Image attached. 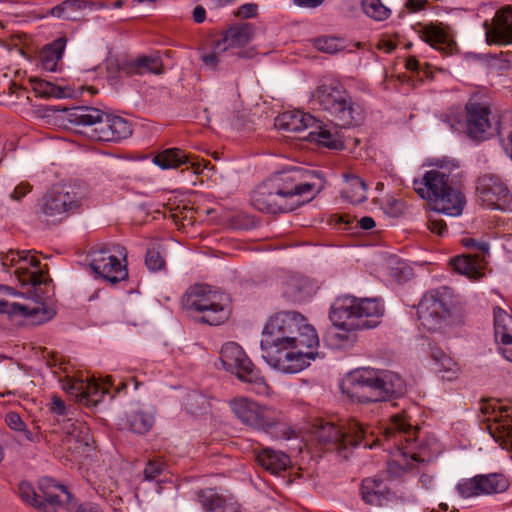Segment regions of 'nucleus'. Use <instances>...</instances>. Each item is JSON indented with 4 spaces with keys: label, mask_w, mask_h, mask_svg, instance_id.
<instances>
[{
    "label": "nucleus",
    "mask_w": 512,
    "mask_h": 512,
    "mask_svg": "<svg viewBox=\"0 0 512 512\" xmlns=\"http://www.w3.org/2000/svg\"><path fill=\"white\" fill-rule=\"evenodd\" d=\"M262 357L269 366L284 373H298L318 355L314 327L294 311L280 312L270 318L262 332Z\"/></svg>",
    "instance_id": "1"
},
{
    "label": "nucleus",
    "mask_w": 512,
    "mask_h": 512,
    "mask_svg": "<svg viewBox=\"0 0 512 512\" xmlns=\"http://www.w3.org/2000/svg\"><path fill=\"white\" fill-rule=\"evenodd\" d=\"M1 264L7 272L13 269L19 283L22 286H30L33 292L31 296L20 295L19 301L10 302L3 296L17 295V292L12 287L0 285V313L10 317H22L33 325L51 320L56 312L44 297L51 282L47 265H42L31 251L15 250L2 254Z\"/></svg>",
    "instance_id": "2"
},
{
    "label": "nucleus",
    "mask_w": 512,
    "mask_h": 512,
    "mask_svg": "<svg viewBox=\"0 0 512 512\" xmlns=\"http://www.w3.org/2000/svg\"><path fill=\"white\" fill-rule=\"evenodd\" d=\"M461 177L459 164L455 161H441L437 169L427 171L422 179H415L414 190L417 194L430 201L436 215H431L428 228L431 232L444 236L447 233L446 223L438 214L459 216L465 206V196L458 183Z\"/></svg>",
    "instance_id": "3"
},
{
    "label": "nucleus",
    "mask_w": 512,
    "mask_h": 512,
    "mask_svg": "<svg viewBox=\"0 0 512 512\" xmlns=\"http://www.w3.org/2000/svg\"><path fill=\"white\" fill-rule=\"evenodd\" d=\"M296 171L280 172L259 184L251 195L252 205L261 212L287 213L313 198L315 184L296 182Z\"/></svg>",
    "instance_id": "4"
},
{
    "label": "nucleus",
    "mask_w": 512,
    "mask_h": 512,
    "mask_svg": "<svg viewBox=\"0 0 512 512\" xmlns=\"http://www.w3.org/2000/svg\"><path fill=\"white\" fill-rule=\"evenodd\" d=\"M418 321L430 332L445 333L462 322L463 309L459 298L447 286L427 291L418 304Z\"/></svg>",
    "instance_id": "5"
},
{
    "label": "nucleus",
    "mask_w": 512,
    "mask_h": 512,
    "mask_svg": "<svg viewBox=\"0 0 512 512\" xmlns=\"http://www.w3.org/2000/svg\"><path fill=\"white\" fill-rule=\"evenodd\" d=\"M66 118L78 132L94 141L118 142L132 134L131 124L126 119L94 107H74L67 111Z\"/></svg>",
    "instance_id": "6"
},
{
    "label": "nucleus",
    "mask_w": 512,
    "mask_h": 512,
    "mask_svg": "<svg viewBox=\"0 0 512 512\" xmlns=\"http://www.w3.org/2000/svg\"><path fill=\"white\" fill-rule=\"evenodd\" d=\"M311 102L325 112L335 126L341 128L357 126L364 119L362 106L337 82L319 85L312 94Z\"/></svg>",
    "instance_id": "7"
},
{
    "label": "nucleus",
    "mask_w": 512,
    "mask_h": 512,
    "mask_svg": "<svg viewBox=\"0 0 512 512\" xmlns=\"http://www.w3.org/2000/svg\"><path fill=\"white\" fill-rule=\"evenodd\" d=\"M384 306L378 299H358L346 295L336 299L331 307L330 320L343 330H363L379 325Z\"/></svg>",
    "instance_id": "8"
},
{
    "label": "nucleus",
    "mask_w": 512,
    "mask_h": 512,
    "mask_svg": "<svg viewBox=\"0 0 512 512\" xmlns=\"http://www.w3.org/2000/svg\"><path fill=\"white\" fill-rule=\"evenodd\" d=\"M312 434L323 449L336 451L343 459H348L351 449L359 445L372 448L374 444L369 442L368 431L356 420H350L342 427L321 421L313 426Z\"/></svg>",
    "instance_id": "9"
},
{
    "label": "nucleus",
    "mask_w": 512,
    "mask_h": 512,
    "mask_svg": "<svg viewBox=\"0 0 512 512\" xmlns=\"http://www.w3.org/2000/svg\"><path fill=\"white\" fill-rule=\"evenodd\" d=\"M86 197V188L80 183L54 185L41 198L40 217L47 224H57L78 212Z\"/></svg>",
    "instance_id": "10"
},
{
    "label": "nucleus",
    "mask_w": 512,
    "mask_h": 512,
    "mask_svg": "<svg viewBox=\"0 0 512 512\" xmlns=\"http://www.w3.org/2000/svg\"><path fill=\"white\" fill-rule=\"evenodd\" d=\"M348 381L355 392L368 389L369 396H361V401H385L405 392V383L396 373L388 370L360 368L350 373Z\"/></svg>",
    "instance_id": "11"
},
{
    "label": "nucleus",
    "mask_w": 512,
    "mask_h": 512,
    "mask_svg": "<svg viewBox=\"0 0 512 512\" xmlns=\"http://www.w3.org/2000/svg\"><path fill=\"white\" fill-rule=\"evenodd\" d=\"M227 297L207 285H194L182 297V306L188 311L202 314L200 321L209 325H220L228 319Z\"/></svg>",
    "instance_id": "12"
},
{
    "label": "nucleus",
    "mask_w": 512,
    "mask_h": 512,
    "mask_svg": "<svg viewBox=\"0 0 512 512\" xmlns=\"http://www.w3.org/2000/svg\"><path fill=\"white\" fill-rule=\"evenodd\" d=\"M465 112V116L460 111L446 115L445 122L451 130L463 131L475 141H484L493 134L491 110L486 103L480 102L478 97H471L465 105Z\"/></svg>",
    "instance_id": "13"
},
{
    "label": "nucleus",
    "mask_w": 512,
    "mask_h": 512,
    "mask_svg": "<svg viewBox=\"0 0 512 512\" xmlns=\"http://www.w3.org/2000/svg\"><path fill=\"white\" fill-rule=\"evenodd\" d=\"M224 368L235 374L242 382L250 384L257 394H266L268 385L240 345L235 342L224 344L220 351Z\"/></svg>",
    "instance_id": "14"
},
{
    "label": "nucleus",
    "mask_w": 512,
    "mask_h": 512,
    "mask_svg": "<svg viewBox=\"0 0 512 512\" xmlns=\"http://www.w3.org/2000/svg\"><path fill=\"white\" fill-rule=\"evenodd\" d=\"M89 266L96 275L111 284L128 278L127 252L120 245L93 251Z\"/></svg>",
    "instance_id": "15"
},
{
    "label": "nucleus",
    "mask_w": 512,
    "mask_h": 512,
    "mask_svg": "<svg viewBox=\"0 0 512 512\" xmlns=\"http://www.w3.org/2000/svg\"><path fill=\"white\" fill-rule=\"evenodd\" d=\"M18 493L24 502L40 512H57L63 503L61 496L69 497L66 488L51 478L39 481V492H36L29 482L22 481L18 486Z\"/></svg>",
    "instance_id": "16"
},
{
    "label": "nucleus",
    "mask_w": 512,
    "mask_h": 512,
    "mask_svg": "<svg viewBox=\"0 0 512 512\" xmlns=\"http://www.w3.org/2000/svg\"><path fill=\"white\" fill-rule=\"evenodd\" d=\"M508 488V478L499 472L478 474L472 478L461 479L456 485L458 495L465 499L503 493Z\"/></svg>",
    "instance_id": "17"
},
{
    "label": "nucleus",
    "mask_w": 512,
    "mask_h": 512,
    "mask_svg": "<svg viewBox=\"0 0 512 512\" xmlns=\"http://www.w3.org/2000/svg\"><path fill=\"white\" fill-rule=\"evenodd\" d=\"M479 411L483 415L481 421L486 424L491 437L503 448L512 446V418L508 415V409H497L495 403L483 401Z\"/></svg>",
    "instance_id": "18"
},
{
    "label": "nucleus",
    "mask_w": 512,
    "mask_h": 512,
    "mask_svg": "<svg viewBox=\"0 0 512 512\" xmlns=\"http://www.w3.org/2000/svg\"><path fill=\"white\" fill-rule=\"evenodd\" d=\"M476 192L481 203L488 208L512 210V194L500 177L493 174L479 177Z\"/></svg>",
    "instance_id": "19"
},
{
    "label": "nucleus",
    "mask_w": 512,
    "mask_h": 512,
    "mask_svg": "<svg viewBox=\"0 0 512 512\" xmlns=\"http://www.w3.org/2000/svg\"><path fill=\"white\" fill-rule=\"evenodd\" d=\"M417 428L413 427L402 415H395L391 418L390 424L384 430L386 440L393 441L394 446L403 455H410L415 461H419L414 452Z\"/></svg>",
    "instance_id": "20"
},
{
    "label": "nucleus",
    "mask_w": 512,
    "mask_h": 512,
    "mask_svg": "<svg viewBox=\"0 0 512 512\" xmlns=\"http://www.w3.org/2000/svg\"><path fill=\"white\" fill-rule=\"evenodd\" d=\"M483 26L487 44H512V6L498 9L491 22L485 21Z\"/></svg>",
    "instance_id": "21"
},
{
    "label": "nucleus",
    "mask_w": 512,
    "mask_h": 512,
    "mask_svg": "<svg viewBox=\"0 0 512 512\" xmlns=\"http://www.w3.org/2000/svg\"><path fill=\"white\" fill-rule=\"evenodd\" d=\"M229 406L235 416L245 425L260 430L264 421L269 420V412L272 408L261 406L245 397L231 400Z\"/></svg>",
    "instance_id": "22"
},
{
    "label": "nucleus",
    "mask_w": 512,
    "mask_h": 512,
    "mask_svg": "<svg viewBox=\"0 0 512 512\" xmlns=\"http://www.w3.org/2000/svg\"><path fill=\"white\" fill-rule=\"evenodd\" d=\"M63 430L65 432L63 445L73 454L81 455L89 450L93 437L85 424L68 419L64 423Z\"/></svg>",
    "instance_id": "23"
},
{
    "label": "nucleus",
    "mask_w": 512,
    "mask_h": 512,
    "mask_svg": "<svg viewBox=\"0 0 512 512\" xmlns=\"http://www.w3.org/2000/svg\"><path fill=\"white\" fill-rule=\"evenodd\" d=\"M253 37V31L250 24H240L229 27L225 30L218 41V49L231 51V55L244 57L243 52H233L234 49H240L246 46Z\"/></svg>",
    "instance_id": "24"
},
{
    "label": "nucleus",
    "mask_w": 512,
    "mask_h": 512,
    "mask_svg": "<svg viewBox=\"0 0 512 512\" xmlns=\"http://www.w3.org/2000/svg\"><path fill=\"white\" fill-rule=\"evenodd\" d=\"M198 499L207 512H240V506L236 501L211 488L201 490L198 493Z\"/></svg>",
    "instance_id": "25"
},
{
    "label": "nucleus",
    "mask_w": 512,
    "mask_h": 512,
    "mask_svg": "<svg viewBox=\"0 0 512 512\" xmlns=\"http://www.w3.org/2000/svg\"><path fill=\"white\" fill-rule=\"evenodd\" d=\"M314 124L315 117L300 110L285 111L275 119V126L287 132H300Z\"/></svg>",
    "instance_id": "26"
},
{
    "label": "nucleus",
    "mask_w": 512,
    "mask_h": 512,
    "mask_svg": "<svg viewBox=\"0 0 512 512\" xmlns=\"http://www.w3.org/2000/svg\"><path fill=\"white\" fill-rule=\"evenodd\" d=\"M451 265L459 274L465 275L470 279H478L483 273L485 257L483 255L466 254L451 259Z\"/></svg>",
    "instance_id": "27"
},
{
    "label": "nucleus",
    "mask_w": 512,
    "mask_h": 512,
    "mask_svg": "<svg viewBox=\"0 0 512 512\" xmlns=\"http://www.w3.org/2000/svg\"><path fill=\"white\" fill-rule=\"evenodd\" d=\"M360 490L366 504L382 506L388 500L389 489L382 480L366 478L362 481Z\"/></svg>",
    "instance_id": "28"
},
{
    "label": "nucleus",
    "mask_w": 512,
    "mask_h": 512,
    "mask_svg": "<svg viewBox=\"0 0 512 512\" xmlns=\"http://www.w3.org/2000/svg\"><path fill=\"white\" fill-rule=\"evenodd\" d=\"M256 460L260 466L273 475L285 471L290 464V458L287 454L271 448H265L259 452L256 455Z\"/></svg>",
    "instance_id": "29"
},
{
    "label": "nucleus",
    "mask_w": 512,
    "mask_h": 512,
    "mask_svg": "<svg viewBox=\"0 0 512 512\" xmlns=\"http://www.w3.org/2000/svg\"><path fill=\"white\" fill-rule=\"evenodd\" d=\"M311 292L312 284L305 276L293 275L284 283L283 295L293 302L305 301Z\"/></svg>",
    "instance_id": "30"
},
{
    "label": "nucleus",
    "mask_w": 512,
    "mask_h": 512,
    "mask_svg": "<svg viewBox=\"0 0 512 512\" xmlns=\"http://www.w3.org/2000/svg\"><path fill=\"white\" fill-rule=\"evenodd\" d=\"M155 422L154 411L151 408H138L127 415V425L136 434H145L151 430Z\"/></svg>",
    "instance_id": "31"
},
{
    "label": "nucleus",
    "mask_w": 512,
    "mask_h": 512,
    "mask_svg": "<svg viewBox=\"0 0 512 512\" xmlns=\"http://www.w3.org/2000/svg\"><path fill=\"white\" fill-rule=\"evenodd\" d=\"M66 47V38L60 37L52 43L47 44L40 52V62L43 69L54 72L58 62L63 56Z\"/></svg>",
    "instance_id": "32"
},
{
    "label": "nucleus",
    "mask_w": 512,
    "mask_h": 512,
    "mask_svg": "<svg viewBox=\"0 0 512 512\" xmlns=\"http://www.w3.org/2000/svg\"><path fill=\"white\" fill-rule=\"evenodd\" d=\"M153 162L162 169H174L181 165L191 163L192 167L195 163L191 162L189 156L180 148H168L158 153Z\"/></svg>",
    "instance_id": "33"
},
{
    "label": "nucleus",
    "mask_w": 512,
    "mask_h": 512,
    "mask_svg": "<svg viewBox=\"0 0 512 512\" xmlns=\"http://www.w3.org/2000/svg\"><path fill=\"white\" fill-rule=\"evenodd\" d=\"M124 70L129 75L161 74L163 72V63L159 56H140L128 63Z\"/></svg>",
    "instance_id": "34"
},
{
    "label": "nucleus",
    "mask_w": 512,
    "mask_h": 512,
    "mask_svg": "<svg viewBox=\"0 0 512 512\" xmlns=\"http://www.w3.org/2000/svg\"><path fill=\"white\" fill-rule=\"evenodd\" d=\"M269 420L264 421L261 431L270 434L275 439L289 440L295 436V431L287 424L280 421L279 413L273 408L270 410Z\"/></svg>",
    "instance_id": "35"
},
{
    "label": "nucleus",
    "mask_w": 512,
    "mask_h": 512,
    "mask_svg": "<svg viewBox=\"0 0 512 512\" xmlns=\"http://www.w3.org/2000/svg\"><path fill=\"white\" fill-rule=\"evenodd\" d=\"M112 385L111 376H107L103 383H99L94 379L87 380L82 402L87 406L97 405L103 400L104 395L109 393V389Z\"/></svg>",
    "instance_id": "36"
},
{
    "label": "nucleus",
    "mask_w": 512,
    "mask_h": 512,
    "mask_svg": "<svg viewBox=\"0 0 512 512\" xmlns=\"http://www.w3.org/2000/svg\"><path fill=\"white\" fill-rule=\"evenodd\" d=\"M342 196L352 204L363 203L367 199V185L356 175L347 176L346 187L342 191Z\"/></svg>",
    "instance_id": "37"
},
{
    "label": "nucleus",
    "mask_w": 512,
    "mask_h": 512,
    "mask_svg": "<svg viewBox=\"0 0 512 512\" xmlns=\"http://www.w3.org/2000/svg\"><path fill=\"white\" fill-rule=\"evenodd\" d=\"M315 130L311 131L308 134V139L310 141H314L319 145L331 148V149H339L343 146L342 141L338 137L337 133L332 132L326 126L321 124L316 120V124H314Z\"/></svg>",
    "instance_id": "38"
},
{
    "label": "nucleus",
    "mask_w": 512,
    "mask_h": 512,
    "mask_svg": "<svg viewBox=\"0 0 512 512\" xmlns=\"http://www.w3.org/2000/svg\"><path fill=\"white\" fill-rule=\"evenodd\" d=\"M87 7L85 0H65L50 10V15L65 19L76 20L77 13Z\"/></svg>",
    "instance_id": "39"
},
{
    "label": "nucleus",
    "mask_w": 512,
    "mask_h": 512,
    "mask_svg": "<svg viewBox=\"0 0 512 512\" xmlns=\"http://www.w3.org/2000/svg\"><path fill=\"white\" fill-rule=\"evenodd\" d=\"M509 324H512V316L499 307L495 308L494 329L496 340L500 337H502L503 340L510 339Z\"/></svg>",
    "instance_id": "40"
},
{
    "label": "nucleus",
    "mask_w": 512,
    "mask_h": 512,
    "mask_svg": "<svg viewBox=\"0 0 512 512\" xmlns=\"http://www.w3.org/2000/svg\"><path fill=\"white\" fill-rule=\"evenodd\" d=\"M361 6L364 13L376 21H384L391 14V10L381 0H362Z\"/></svg>",
    "instance_id": "41"
},
{
    "label": "nucleus",
    "mask_w": 512,
    "mask_h": 512,
    "mask_svg": "<svg viewBox=\"0 0 512 512\" xmlns=\"http://www.w3.org/2000/svg\"><path fill=\"white\" fill-rule=\"evenodd\" d=\"M433 357L439 365L438 372L445 373L442 375L443 378L451 380L456 376L457 366L449 356L443 352H439L438 354H433Z\"/></svg>",
    "instance_id": "42"
},
{
    "label": "nucleus",
    "mask_w": 512,
    "mask_h": 512,
    "mask_svg": "<svg viewBox=\"0 0 512 512\" xmlns=\"http://www.w3.org/2000/svg\"><path fill=\"white\" fill-rule=\"evenodd\" d=\"M226 52L225 49H218V41L215 40L212 49L201 55V60L206 67L214 69L222 61L223 55Z\"/></svg>",
    "instance_id": "43"
},
{
    "label": "nucleus",
    "mask_w": 512,
    "mask_h": 512,
    "mask_svg": "<svg viewBox=\"0 0 512 512\" xmlns=\"http://www.w3.org/2000/svg\"><path fill=\"white\" fill-rule=\"evenodd\" d=\"M145 264L150 271L155 272L165 267V260L158 250L151 248L147 250Z\"/></svg>",
    "instance_id": "44"
},
{
    "label": "nucleus",
    "mask_w": 512,
    "mask_h": 512,
    "mask_svg": "<svg viewBox=\"0 0 512 512\" xmlns=\"http://www.w3.org/2000/svg\"><path fill=\"white\" fill-rule=\"evenodd\" d=\"M86 383H87V380L73 378V379L68 380L67 383L64 384L63 388L68 393L75 396L79 402H82L84 391L86 389Z\"/></svg>",
    "instance_id": "45"
},
{
    "label": "nucleus",
    "mask_w": 512,
    "mask_h": 512,
    "mask_svg": "<svg viewBox=\"0 0 512 512\" xmlns=\"http://www.w3.org/2000/svg\"><path fill=\"white\" fill-rule=\"evenodd\" d=\"M406 68L416 72L421 80L432 78V71L428 64H421L415 57H409L406 60Z\"/></svg>",
    "instance_id": "46"
},
{
    "label": "nucleus",
    "mask_w": 512,
    "mask_h": 512,
    "mask_svg": "<svg viewBox=\"0 0 512 512\" xmlns=\"http://www.w3.org/2000/svg\"><path fill=\"white\" fill-rule=\"evenodd\" d=\"M164 470V463L161 460H149L144 468V479L151 481L156 479Z\"/></svg>",
    "instance_id": "47"
},
{
    "label": "nucleus",
    "mask_w": 512,
    "mask_h": 512,
    "mask_svg": "<svg viewBox=\"0 0 512 512\" xmlns=\"http://www.w3.org/2000/svg\"><path fill=\"white\" fill-rule=\"evenodd\" d=\"M424 41L434 46L435 44H443L445 42V34L437 27H425L423 30Z\"/></svg>",
    "instance_id": "48"
},
{
    "label": "nucleus",
    "mask_w": 512,
    "mask_h": 512,
    "mask_svg": "<svg viewBox=\"0 0 512 512\" xmlns=\"http://www.w3.org/2000/svg\"><path fill=\"white\" fill-rule=\"evenodd\" d=\"M6 424L17 432H22L26 429V424L16 412H9L5 415Z\"/></svg>",
    "instance_id": "49"
},
{
    "label": "nucleus",
    "mask_w": 512,
    "mask_h": 512,
    "mask_svg": "<svg viewBox=\"0 0 512 512\" xmlns=\"http://www.w3.org/2000/svg\"><path fill=\"white\" fill-rule=\"evenodd\" d=\"M500 344V351L502 355L508 360L512 362V335L510 334V339L503 340L502 337H500L498 340H496Z\"/></svg>",
    "instance_id": "50"
},
{
    "label": "nucleus",
    "mask_w": 512,
    "mask_h": 512,
    "mask_svg": "<svg viewBox=\"0 0 512 512\" xmlns=\"http://www.w3.org/2000/svg\"><path fill=\"white\" fill-rule=\"evenodd\" d=\"M32 189V186L27 182H22L18 186L15 187L14 191L11 194V198L14 200H21L26 194H28Z\"/></svg>",
    "instance_id": "51"
},
{
    "label": "nucleus",
    "mask_w": 512,
    "mask_h": 512,
    "mask_svg": "<svg viewBox=\"0 0 512 512\" xmlns=\"http://www.w3.org/2000/svg\"><path fill=\"white\" fill-rule=\"evenodd\" d=\"M319 50L326 53H333L336 51V43L333 38H322L317 41Z\"/></svg>",
    "instance_id": "52"
},
{
    "label": "nucleus",
    "mask_w": 512,
    "mask_h": 512,
    "mask_svg": "<svg viewBox=\"0 0 512 512\" xmlns=\"http://www.w3.org/2000/svg\"><path fill=\"white\" fill-rule=\"evenodd\" d=\"M50 410L54 414L65 415L66 406L64 401L61 398L54 396L50 404Z\"/></svg>",
    "instance_id": "53"
},
{
    "label": "nucleus",
    "mask_w": 512,
    "mask_h": 512,
    "mask_svg": "<svg viewBox=\"0 0 512 512\" xmlns=\"http://www.w3.org/2000/svg\"><path fill=\"white\" fill-rule=\"evenodd\" d=\"M54 89L55 87L51 83L42 80L38 81L35 86V90L45 96L53 95Z\"/></svg>",
    "instance_id": "54"
},
{
    "label": "nucleus",
    "mask_w": 512,
    "mask_h": 512,
    "mask_svg": "<svg viewBox=\"0 0 512 512\" xmlns=\"http://www.w3.org/2000/svg\"><path fill=\"white\" fill-rule=\"evenodd\" d=\"M258 6L253 3L244 4L239 9V14L244 18H252L257 14Z\"/></svg>",
    "instance_id": "55"
},
{
    "label": "nucleus",
    "mask_w": 512,
    "mask_h": 512,
    "mask_svg": "<svg viewBox=\"0 0 512 512\" xmlns=\"http://www.w3.org/2000/svg\"><path fill=\"white\" fill-rule=\"evenodd\" d=\"M465 245L467 247H473L476 249L477 253L474 255H483L485 257V254L488 252V246L485 243H478L474 239H468L465 241Z\"/></svg>",
    "instance_id": "56"
},
{
    "label": "nucleus",
    "mask_w": 512,
    "mask_h": 512,
    "mask_svg": "<svg viewBox=\"0 0 512 512\" xmlns=\"http://www.w3.org/2000/svg\"><path fill=\"white\" fill-rule=\"evenodd\" d=\"M325 0H293V3L298 7L303 8H316L324 3Z\"/></svg>",
    "instance_id": "57"
},
{
    "label": "nucleus",
    "mask_w": 512,
    "mask_h": 512,
    "mask_svg": "<svg viewBox=\"0 0 512 512\" xmlns=\"http://www.w3.org/2000/svg\"><path fill=\"white\" fill-rule=\"evenodd\" d=\"M206 11L202 6H196L193 10V19L196 23H202L205 20Z\"/></svg>",
    "instance_id": "58"
},
{
    "label": "nucleus",
    "mask_w": 512,
    "mask_h": 512,
    "mask_svg": "<svg viewBox=\"0 0 512 512\" xmlns=\"http://www.w3.org/2000/svg\"><path fill=\"white\" fill-rule=\"evenodd\" d=\"M358 224L363 230H370L375 227V221L372 217L365 216L358 221Z\"/></svg>",
    "instance_id": "59"
},
{
    "label": "nucleus",
    "mask_w": 512,
    "mask_h": 512,
    "mask_svg": "<svg viewBox=\"0 0 512 512\" xmlns=\"http://www.w3.org/2000/svg\"><path fill=\"white\" fill-rule=\"evenodd\" d=\"M75 512H102L100 507L95 504H83Z\"/></svg>",
    "instance_id": "60"
},
{
    "label": "nucleus",
    "mask_w": 512,
    "mask_h": 512,
    "mask_svg": "<svg viewBox=\"0 0 512 512\" xmlns=\"http://www.w3.org/2000/svg\"><path fill=\"white\" fill-rule=\"evenodd\" d=\"M427 0H408L407 5L413 10H420Z\"/></svg>",
    "instance_id": "61"
},
{
    "label": "nucleus",
    "mask_w": 512,
    "mask_h": 512,
    "mask_svg": "<svg viewBox=\"0 0 512 512\" xmlns=\"http://www.w3.org/2000/svg\"><path fill=\"white\" fill-rule=\"evenodd\" d=\"M87 7L90 6H95L96 8H106L108 7L107 4L105 2H97V3H93V2H87Z\"/></svg>",
    "instance_id": "62"
},
{
    "label": "nucleus",
    "mask_w": 512,
    "mask_h": 512,
    "mask_svg": "<svg viewBox=\"0 0 512 512\" xmlns=\"http://www.w3.org/2000/svg\"><path fill=\"white\" fill-rule=\"evenodd\" d=\"M384 45H385V51H386L387 53H390V52H391V51H393V50L395 49V47H396V46H395V44H394V43H392V42H390V41H386Z\"/></svg>",
    "instance_id": "63"
},
{
    "label": "nucleus",
    "mask_w": 512,
    "mask_h": 512,
    "mask_svg": "<svg viewBox=\"0 0 512 512\" xmlns=\"http://www.w3.org/2000/svg\"><path fill=\"white\" fill-rule=\"evenodd\" d=\"M123 6V1L118 0L113 4V7L115 8H121Z\"/></svg>",
    "instance_id": "64"
}]
</instances>
